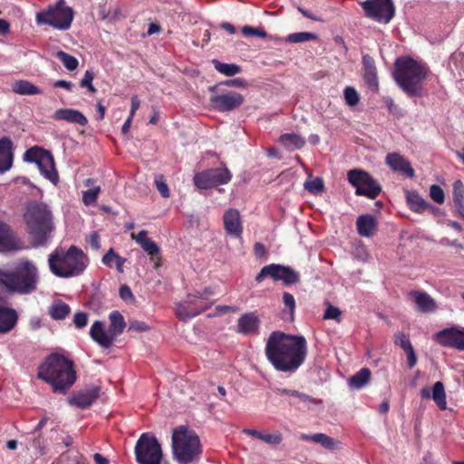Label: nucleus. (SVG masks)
Here are the masks:
<instances>
[{
  "instance_id": "nucleus-51",
  "label": "nucleus",
  "mask_w": 464,
  "mask_h": 464,
  "mask_svg": "<svg viewBox=\"0 0 464 464\" xmlns=\"http://www.w3.org/2000/svg\"><path fill=\"white\" fill-rule=\"evenodd\" d=\"M155 185L163 198H167L169 197V189L163 176L159 175L155 177Z\"/></svg>"
},
{
  "instance_id": "nucleus-14",
  "label": "nucleus",
  "mask_w": 464,
  "mask_h": 464,
  "mask_svg": "<svg viewBox=\"0 0 464 464\" xmlns=\"http://www.w3.org/2000/svg\"><path fill=\"white\" fill-rule=\"evenodd\" d=\"M232 175L227 169H210L194 176V184L201 189L210 188L218 185L227 184L231 180Z\"/></svg>"
},
{
  "instance_id": "nucleus-25",
  "label": "nucleus",
  "mask_w": 464,
  "mask_h": 464,
  "mask_svg": "<svg viewBox=\"0 0 464 464\" xmlns=\"http://www.w3.org/2000/svg\"><path fill=\"white\" fill-rule=\"evenodd\" d=\"M53 117L56 121H65L81 126H85L88 122L87 118L81 111L73 109H59Z\"/></svg>"
},
{
  "instance_id": "nucleus-57",
  "label": "nucleus",
  "mask_w": 464,
  "mask_h": 464,
  "mask_svg": "<svg viewBox=\"0 0 464 464\" xmlns=\"http://www.w3.org/2000/svg\"><path fill=\"white\" fill-rule=\"evenodd\" d=\"M297 400L299 401L304 402V405L307 406L308 408H310L312 404H320L322 402L321 400L314 399L309 396L308 394L303 392L299 393Z\"/></svg>"
},
{
  "instance_id": "nucleus-17",
  "label": "nucleus",
  "mask_w": 464,
  "mask_h": 464,
  "mask_svg": "<svg viewBox=\"0 0 464 464\" xmlns=\"http://www.w3.org/2000/svg\"><path fill=\"white\" fill-rule=\"evenodd\" d=\"M194 294L198 295V302H200V306L196 308L193 312H189V314L184 310L183 306H181L179 312V318L182 320L192 318L212 305L213 302L211 297L215 294V291L212 287H205L202 291H196Z\"/></svg>"
},
{
  "instance_id": "nucleus-30",
  "label": "nucleus",
  "mask_w": 464,
  "mask_h": 464,
  "mask_svg": "<svg viewBox=\"0 0 464 464\" xmlns=\"http://www.w3.org/2000/svg\"><path fill=\"white\" fill-rule=\"evenodd\" d=\"M300 440L305 441H312L317 444L322 445L324 448L327 450H334L338 442L335 441L333 438L329 437L324 433H315V434H306L301 433Z\"/></svg>"
},
{
  "instance_id": "nucleus-32",
  "label": "nucleus",
  "mask_w": 464,
  "mask_h": 464,
  "mask_svg": "<svg viewBox=\"0 0 464 464\" xmlns=\"http://www.w3.org/2000/svg\"><path fill=\"white\" fill-rule=\"evenodd\" d=\"M278 140L288 150H300L305 144L304 138L294 132L282 134Z\"/></svg>"
},
{
  "instance_id": "nucleus-46",
  "label": "nucleus",
  "mask_w": 464,
  "mask_h": 464,
  "mask_svg": "<svg viewBox=\"0 0 464 464\" xmlns=\"http://www.w3.org/2000/svg\"><path fill=\"white\" fill-rule=\"evenodd\" d=\"M101 192L99 186L93 187L82 193V201L86 206L92 205L96 202L98 195Z\"/></svg>"
},
{
  "instance_id": "nucleus-24",
  "label": "nucleus",
  "mask_w": 464,
  "mask_h": 464,
  "mask_svg": "<svg viewBox=\"0 0 464 464\" xmlns=\"http://www.w3.org/2000/svg\"><path fill=\"white\" fill-rule=\"evenodd\" d=\"M416 309L421 313L429 314L437 309L436 302L427 293L420 291H412L410 294Z\"/></svg>"
},
{
  "instance_id": "nucleus-50",
  "label": "nucleus",
  "mask_w": 464,
  "mask_h": 464,
  "mask_svg": "<svg viewBox=\"0 0 464 464\" xmlns=\"http://www.w3.org/2000/svg\"><path fill=\"white\" fill-rule=\"evenodd\" d=\"M242 33L246 36H257L260 38H266L267 36L265 30L258 27H252L249 25H245L242 27Z\"/></svg>"
},
{
  "instance_id": "nucleus-7",
  "label": "nucleus",
  "mask_w": 464,
  "mask_h": 464,
  "mask_svg": "<svg viewBox=\"0 0 464 464\" xmlns=\"http://www.w3.org/2000/svg\"><path fill=\"white\" fill-rule=\"evenodd\" d=\"M51 272L58 277H73L81 275L87 266L83 252L74 246L67 250L56 248L48 258Z\"/></svg>"
},
{
  "instance_id": "nucleus-11",
  "label": "nucleus",
  "mask_w": 464,
  "mask_h": 464,
  "mask_svg": "<svg viewBox=\"0 0 464 464\" xmlns=\"http://www.w3.org/2000/svg\"><path fill=\"white\" fill-rule=\"evenodd\" d=\"M349 183L356 188V195L375 198L382 190L380 184L366 171L354 169L348 171Z\"/></svg>"
},
{
  "instance_id": "nucleus-27",
  "label": "nucleus",
  "mask_w": 464,
  "mask_h": 464,
  "mask_svg": "<svg viewBox=\"0 0 464 464\" xmlns=\"http://www.w3.org/2000/svg\"><path fill=\"white\" fill-rule=\"evenodd\" d=\"M17 322V314L12 309L5 307L0 303V333L10 332Z\"/></svg>"
},
{
  "instance_id": "nucleus-19",
  "label": "nucleus",
  "mask_w": 464,
  "mask_h": 464,
  "mask_svg": "<svg viewBox=\"0 0 464 464\" xmlns=\"http://www.w3.org/2000/svg\"><path fill=\"white\" fill-rule=\"evenodd\" d=\"M90 335L94 342L103 348L111 347L116 338L111 330L106 328L105 323L102 321H95L92 324Z\"/></svg>"
},
{
  "instance_id": "nucleus-28",
  "label": "nucleus",
  "mask_w": 464,
  "mask_h": 464,
  "mask_svg": "<svg viewBox=\"0 0 464 464\" xmlns=\"http://www.w3.org/2000/svg\"><path fill=\"white\" fill-rule=\"evenodd\" d=\"M356 227L360 236L370 237L376 231V219L372 215H362L357 218Z\"/></svg>"
},
{
  "instance_id": "nucleus-62",
  "label": "nucleus",
  "mask_w": 464,
  "mask_h": 464,
  "mask_svg": "<svg viewBox=\"0 0 464 464\" xmlns=\"http://www.w3.org/2000/svg\"><path fill=\"white\" fill-rule=\"evenodd\" d=\"M275 392L277 394H285V395H288V396L295 398V399H298V395L300 393V392H298V391L291 390V389H284V388H276Z\"/></svg>"
},
{
  "instance_id": "nucleus-20",
  "label": "nucleus",
  "mask_w": 464,
  "mask_h": 464,
  "mask_svg": "<svg viewBox=\"0 0 464 464\" xmlns=\"http://www.w3.org/2000/svg\"><path fill=\"white\" fill-rule=\"evenodd\" d=\"M101 394L99 387H92L82 392H79L68 398V402L80 409H86L90 407Z\"/></svg>"
},
{
  "instance_id": "nucleus-10",
  "label": "nucleus",
  "mask_w": 464,
  "mask_h": 464,
  "mask_svg": "<svg viewBox=\"0 0 464 464\" xmlns=\"http://www.w3.org/2000/svg\"><path fill=\"white\" fill-rule=\"evenodd\" d=\"M135 457L139 464L161 463V446L152 433L146 432L140 435L135 446Z\"/></svg>"
},
{
  "instance_id": "nucleus-43",
  "label": "nucleus",
  "mask_w": 464,
  "mask_h": 464,
  "mask_svg": "<svg viewBox=\"0 0 464 464\" xmlns=\"http://www.w3.org/2000/svg\"><path fill=\"white\" fill-rule=\"evenodd\" d=\"M304 188L313 194H319L324 190V186L321 178L312 179L309 176V179L304 183Z\"/></svg>"
},
{
  "instance_id": "nucleus-40",
  "label": "nucleus",
  "mask_w": 464,
  "mask_h": 464,
  "mask_svg": "<svg viewBox=\"0 0 464 464\" xmlns=\"http://www.w3.org/2000/svg\"><path fill=\"white\" fill-rule=\"evenodd\" d=\"M212 63L214 68L225 76H234L242 71L241 67L235 63H225L218 60H213Z\"/></svg>"
},
{
  "instance_id": "nucleus-9",
  "label": "nucleus",
  "mask_w": 464,
  "mask_h": 464,
  "mask_svg": "<svg viewBox=\"0 0 464 464\" xmlns=\"http://www.w3.org/2000/svg\"><path fill=\"white\" fill-rule=\"evenodd\" d=\"M24 160L27 162L35 163L41 174L53 184L59 181V175L55 168L54 159L49 150L34 146L30 148L24 154Z\"/></svg>"
},
{
  "instance_id": "nucleus-4",
  "label": "nucleus",
  "mask_w": 464,
  "mask_h": 464,
  "mask_svg": "<svg viewBox=\"0 0 464 464\" xmlns=\"http://www.w3.org/2000/svg\"><path fill=\"white\" fill-rule=\"evenodd\" d=\"M38 283V268L32 261H20L13 271L0 269V284L9 293L29 295L37 289Z\"/></svg>"
},
{
  "instance_id": "nucleus-58",
  "label": "nucleus",
  "mask_w": 464,
  "mask_h": 464,
  "mask_svg": "<svg viewBox=\"0 0 464 464\" xmlns=\"http://www.w3.org/2000/svg\"><path fill=\"white\" fill-rule=\"evenodd\" d=\"M227 86H233L237 88H246L248 86L247 82L243 78H236L233 80H227L224 82Z\"/></svg>"
},
{
  "instance_id": "nucleus-59",
  "label": "nucleus",
  "mask_w": 464,
  "mask_h": 464,
  "mask_svg": "<svg viewBox=\"0 0 464 464\" xmlns=\"http://www.w3.org/2000/svg\"><path fill=\"white\" fill-rule=\"evenodd\" d=\"M87 241L90 244V246L95 250H98L101 246L100 237L96 232H92V234H90L87 238Z\"/></svg>"
},
{
  "instance_id": "nucleus-13",
  "label": "nucleus",
  "mask_w": 464,
  "mask_h": 464,
  "mask_svg": "<svg viewBox=\"0 0 464 464\" xmlns=\"http://www.w3.org/2000/svg\"><path fill=\"white\" fill-rule=\"evenodd\" d=\"M266 277H270L274 281H282L285 285H293L298 282L300 276L290 266L270 264L260 270L256 281L261 283Z\"/></svg>"
},
{
  "instance_id": "nucleus-39",
  "label": "nucleus",
  "mask_w": 464,
  "mask_h": 464,
  "mask_svg": "<svg viewBox=\"0 0 464 464\" xmlns=\"http://www.w3.org/2000/svg\"><path fill=\"white\" fill-rule=\"evenodd\" d=\"M432 400L440 410L447 408L446 392L441 382L434 383L432 388Z\"/></svg>"
},
{
  "instance_id": "nucleus-60",
  "label": "nucleus",
  "mask_w": 464,
  "mask_h": 464,
  "mask_svg": "<svg viewBox=\"0 0 464 464\" xmlns=\"http://www.w3.org/2000/svg\"><path fill=\"white\" fill-rule=\"evenodd\" d=\"M140 105V99L137 95H133L130 99V118H133L137 110L139 109Z\"/></svg>"
},
{
  "instance_id": "nucleus-52",
  "label": "nucleus",
  "mask_w": 464,
  "mask_h": 464,
  "mask_svg": "<svg viewBox=\"0 0 464 464\" xmlns=\"http://www.w3.org/2000/svg\"><path fill=\"white\" fill-rule=\"evenodd\" d=\"M453 201L464 200V185L461 180H455L453 185Z\"/></svg>"
},
{
  "instance_id": "nucleus-31",
  "label": "nucleus",
  "mask_w": 464,
  "mask_h": 464,
  "mask_svg": "<svg viewBox=\"0 0 464 464\" xmlns=\"http://www.w3.org/2000/svg\"><path fill=\"white\" fill-rule=\"evenodd\" d=\"M16 243L9 226L0 221V251L14 249Z\"/></svg>"
},
{
  "instance_id": "nucleus-47",
  "label": "nucleus",
  "mask_w": 464,
  "mask_h": 464,
  "mask_svg": "<svg viewBox=\"0 0 464 464\" xmlns=\"http://www.w3.org/2000/svg\"><path fill=\"white\" fill-rule=\"evenodd\" d=\"M326 310L324 314V320H335L337 322L341 321V310L332 305L330 303L327 302L326 304Z\"/></svg>"
},
{
  "instance_id": "nucleus-2",
  "label": "nucleus",
  "mask_w": 464,
  "mask_h": 464,
  "mask_svg": "<svg viewBox=\"0 0 464 464\" xmlns=\"http://www.w3.org/2000/svg\"><path fill=\"white\" fill-rule=\"evenodd\" d=\"M37 377L52 385L54 392H66L76 380L73 362L63 355L51 354L39 366Z\"/></svg>"
},
{
  "instance_id": "nucleus-8",
  "label": "nucleus",
  "mask_w": 464,
  "mask_h": 464,
  "mask_svg": "<svg viewBox=\"0 0 464 464\" xmlns=\"http://www.w3.org/2000/svg\"><path fill=\"white\" fill-rule=\"evenodd\" d=\"M72 19L73 12L65 5L64 0H58L54 5L37 13L35 17L38 24H48L58 30L69 29Z\"/></svg>"
},
{
  "instance_id": "nucleus-38",
  "label": "nucleus",
  "mask_w": 464,
  "mask_h": 464,
  "mask_svg": "<svg viewBox=\"0 0 464 464\" xmlns=\"http://www.w3.org/2000/svg\"><path fill=\"white\" fill-rule=\"evenodd\" d=\"M70 306L63 301H55L49 308V314L54 320H63L70 313Z\"/></svg>"
},
{
  "instance_id": "nucleus-45",
  "label": "nucleus",
  "mask_w": 464,
  "mask_h": 464,
  "mask_svg": "<svg viewBox=\"0 0 464 464\" xmlns=\"http://www.w3.org/2000/svg\"><path fill=\"white\" fill-rule=\"evenodd\" d=\"M343 97L346 104L349 106H355L360 101V95L358 92L351 86H347L343 90Z\"/></svg>"
},
{
  "instance_id": "nucleus-41",
  "label": "nucleus",
  "mask_w": 464,
  "mask_h": 464,
  "mask_svg": "<svg viewBox=\"0 0 464 464\" xmlns=\"http://www.w3.org/2000/svg\"><path fill=\"white\" fill-rule=\"evenodd\" d=\"M183 306L186 312H193L196 308L200 306V302H198V295L195 294H189L187 295V298L177 304L176 306V314L179 316V308Z\"/></svg>"
},
{
  "instance_id": "nucleus-48",
  "label": "nucleus",
  "mask_w": 464,
  "mask_h": 464,
  "mask_svg": "<svg viewBox=\"0 0 464 464\" xmlns=\"http://www.w3.org/2000/svg\"><path fill=\"white\" fill-rule=\"evenodd\" d=\"M430 197L438 204H442L445 200L443 189L439 185H431L430 188Z\"/></svg>"
},
{
  "instance_id": "nucleus-23",
  "label": "nucleus",
  "mask_w": 464,
  "mask_h": 464,
  "mask_svg": "<svg viewBox=\"0 0 464 464\" xmlns=\"http://www.w3.org/2000/svg\"><path fill=\"white\" fill-rule=\"evenodd\" d=\"M13 143L8 137L0 139V173H5L13 166Z\"/></svg>"
},
{
  "instance_id": "nucleus-16",
  "label": "nucleus",
  "mask_w": 464,
  "mask_h": 464,
  "mask_svg": "<svg viewBox=\"0 0 464 464\" xmlns=\"http://www.w3.org/2000/svg\"><path fill=\"white\" fill-rule=\"evenodd\" d=\"M439 343L464 351V328L450 327L440 331L436 334Z\"/></svg>"
},
{
  "instance_id": "nucleus-3",
  "label": "nucleus",
  "mask_w": 464,
  "mask_h": 464,
  "mask_svg": "<svg viewBox=\"0 0 464 464\" xmlns=\"http://www.w3.org/2000/svg\"><path fill=\"white\" fill-rule=\"evenodd\" d=\"M23 220L26 232L37 246L44 245L54 229L52 211L43 202H29L24 208Z\"/></svg>"
},
{
  "instance_id": "nucleus-49",
  "label": "nucleus",
  "mask_w": 464,
  "mask_h": 464,
  "mask_svg": "<svg viewBox=\"0 0 464 464\" xmlns=\"http://www.w3.org/2000/svg\"><path fill=\"white\" fill-rule=\"evenodd\" d=\"M283 440V436L279 431H274L269 434L263 433L262 441L266 444L276 446L279 445Z\"/></svg>"
},
{
  "instance_id": "nucleus-29",
  "label": "nucleus",
  "mask_w": 464,
  "mask_h": 464,
  "mask_svg": "<svg viewBox=\"0 0 464 464\" xmlns=\"http://www.w3.org/2000/svg\"><path fill=\"white\" fill-rule=\"evenodd\" d=\"M131 238L134 239L149 256L160 254V247L152 239L148 237L147 231L141 230L138 234L132 233Z\"/></svg>"
},
{
  "instance_id": "nucleus-55",
  "label": "nucleus",
  "mask_w": 464,
  "mask_h": 464,
  "mask_svg": "<svg viewBox=\"0 0 464 464\" xmlns=\"http://www.w3.org/2000/svg\"><path fill=\"white\" fill-rule=\"evenodd\" d=\"M73 324L77 328H83L88 324V314L83 312H78L73 316Z\"/></svg>"
},
{
  "instance_id": "nucleus-56",
  "label": "nucleus",
  "mask_w": 464,
  "mask_h": 464,
  "mask_svg": "<svg viewBox=\"0 0 464 464\" xmlns=\"http://www.w3.org/2000/svg\"><path fill=\"white\" fill-rule=\"evenodd\" d=\"M395 343L401 346L404 351H407L412 347L409 338L401 333L396 334Z\"/></svg>"
},
{
  "instance_id": "nucleus-53",
  "label": "nucleus",
  "mask_w": 464,
  "mask_h": 464,
  "mask_svg": "<svg viewBox=\"0 0 464 464\" xmlns=\"http://www.w3.org/2000/svg\"><path fill=\"white\" fill-rule=\"evenodd\" d=\"M93 79H94L93 72H91V71H86L84 75H83V78L81 81L82 87H86V88L89 89V91L91 92H95L96 89L92 85Z\"/></svg>"
},
{
  "instance_id": "nucleus-35",
  "label": "nucleus",
  "mask_w": 464,
  "mask_h": 464,
  "mask_svg": "<svg viewBox=\"0 0 464 464\" xmlns=\"http://www.w3.org/2000/svg\"><path fill=\"white\" fill-rule=\"evenodd\" d=\"M126 259L117 255L112 248H111L102 257V263L108 267L115 266L119 273L123 272V265Z\"/></svg>"
},
{
  "instance_id": "nucleus-63",
  "label": "nucleus",
  "mask_w": 464,
  "mask_h": 464,
  "mask_svg": "<svg viewBox=\"0 0 464 464\" xmlns=\"http://www.w3.org/2000/svg\"><path fill=\"white\" fill-rule=\"evenodd\" d=\"M120 296L124 301H128L133 297L130 288L128 285H121L120 288Z\"/></svg>"
},
{
  "instance_id": "nucleus-42",
  "label": "nucleus",
  "mask_w": 464,
  "mask_h": 464,
  "mask_svg": "<svg viewBox=\"0 0 464 464\" xmlns=\"http://www.w3.org/2000/svg\"><path fill=\"white\" fill-rule=\"evenodd\" d=\"M317 39V34L311 32L293 33L287 35L286 42L292 44L305 43Z\"/></svg>"
},
{
  "instance_id": "nucleus-15",
  "label": "nucleus",
  "mask_w": 464,
  "mask_h": 464,
  "mask_svg": "<svg viewBox=\"0 0 464 464\" xmlns=\"http://www.w3.org/2000/svg\"><path fill=\"white\" fill-rule=\"evenodd\" d=\"M244 102V97L236 92H229L210 97L211 106L218 111H230L239 107Z\"/></svg>"
},
{
  "instance_id": "nucleus-18",
  "label": "nucleus",
  "mask_w": 464,
  "mask_h": 464,
  "mask_svg": "<svg viewBox=\"0 0 464 464\" xmlns=\"http://www.w3.org/2000/svg\"><path fill=\"white\" fill-rule=\"evenodd\" d=\"M224 227L227 235L239 238L243 233L240 213L237 209L229 208L223 215Z\"/></svg>"
},
{
  "instance_id": "nucleus-34",
  "label": "nucleus",
  "mask_w": 464,
  "mask_h": 464,
  "mask_svg": "<svg viewBox=\"0 0 464 464\" xmlns=\"http://www.w3.org/2000/svg\"><path fill=\"white\" fill-rule=\"evenodd\" d=\"M14 92L21 95H34L40 94L42 91L33 83L27 81H16L12 84Z\"/></svg>"
},
{
  "instance_id": "nucleus-21",
  "label": "nucleus",
  "mask_w": 464,
  "mask_h": 464,
  "mask_svg": "<svg viewBox=\"0 0 464 464\" xmlns=\"http://www.w3.org/2000/svg\"><path fill=\"white\" fill-rule=\"evenodd\" d=\"M385 163L395 172H401L408 178L414 177V169L411 163L399 153L387 154Z\"/></svg>"
},
{
  "instance_id": "nucleus-36",
  "label": "nucleus",
  "mask_w": 464,
  "mask_h": 464,
  "mask_svg": "<svg viewBox=\"0 0 464 464\" xmlns=\"http://www.w3.org/2000/svg\"><path fill=\"white\" fill-rule=\"evenodd\" d=\"M109 319H110L109 329L114 334V336L117 337L123 332V330L126 326L124 318L121 313H119L118 311H113L110 314Z\"/></svg>"
},
{
  "instance_id": "nucleus-64",
  "label": "nucleus",
  "mask_w": 464,
  "mask_h": 464,
  "mask_svg": "<svg viewBox=\"0 0 464 464\" xmlns=\"http://www.w3.org/2000/svg\"><path fill=\"white\" fill-rule=\"evenodd\" d=\"M53 86L57 88H63L68 92H72L73 84L71 82L65 80H57L53 82Z\"/></svg>"
},
{
  "instance_id": "nucleus-33",
  "label": "nucleus",
  "mask_w": 464,
  "mask_h": 464,
  "mask_svg": "<svg viewBox=\"0 0 464 464\" xmlns=\"http://www.w3.org/2000/svg\"><path fill=\"white\" fill-rule=\"evenodd\" d=\"M407 204L409 208L417 213L426 211L428 202L416 191H408L406 195Z\"/></svg>"
},
{
  "instance_id": "nucleus-1",
  "label": "nucleus",
  "mask_w": 464,
  "mask_h": 464,
  "mask_svg": "<svg viewBox=\"0 0 464 464\" xmlns=\"http://www.w3.org/2000/svg\"><path fill=\"white\" fill-rule=\"evenodd\" d=\"M265 352L276 370L295 372L306 358L307 343L304 336L275 331L266 340Z\"/></svg>"
},
{
  "instance_id": "nucleus-5",
  "label": "nucleus",
  "mask_w": 464,
  "mask_h": 464,
  "mask_svg": "<svg viewBox=\"0 0 464 464\" xmlns=\"http://www.w3.org/2000/svg\"><path fill=\"white\" fill-rule=\"evenodd\" d=\"M428 73V67L421 62L410 57H401L395 62L393 78L409 96H420L421 82Z\"/></svg>"
},
{
  "instance_id": "nucleus-22",
  "label": "nucleus",
  "mask_w": 464,
  "mask_h": 464,
  "mask_svg": "<svg viewBox=\"0 0 464 464\" xmlns=\"http://www.w3.org/2000/svg\"><path fill=\"white\" fill-rule=\"evenodd\" d=\"M260 320L258 315L254 313H246L237 320V331L242 334H256L258 333Z\"/></svg>"
},
{
  "instance_id": "nucleus-37",
  "label": "nucleus",
  "mask_w": 464,
  "mask_h": 464,
  "mask_svg": "<svg viewBox=\"0 0 464 464\" xmlns=\"http://www.w3.org/2000/svg\"><path fill=\"white\" fill-rule=\"evenodd\" d=\"M370 378V370L362 368L349 379V385L353 389H361L368 383Z\"/></svg>"
},
{
  "instance_id": "nucleus-12",
  "label": "nucleus",
  "mask_w": 464,
  "mask_h": 464,
  "mask_svg": "<svg viewBox=\"0 0 464 464\" xmlns=\"http://www.w3.org/2000/svg\"><path fill=\"white\" fill-rule=\"evenodd\" d=\"M361 5L367 17L379 23L388 24L394 16L392 0H366Z\"/></svg>"
},
{
  "instance_id": "nucleus-54",
  "label": "nucleus",
  "mask_w": 464,
  "mask_h": 464,
  "mask_svg": "<svg viewBox=\"0 0 464 464\" xmlns=\"http://www.w3.org/2000/svg\"><path fill=\"white\" fill-rule=\"evenodd\" d=\"M283 302H284L285 307L289 310V314H290L291 317H293L294 312L295 309V300L294 295L289 293H284Z\"/></svg>"
},
{
  "instance_id": "nucleus-44",
  "label": "nucleus",
  "mask_w": 464,
  "mask_h": 464,
  "mask_svg": "<svg viewBox=\"0 0 464 464\" xmlns=\"http://www.w3.org/2000/svg\"><path fill=\"white\" fill-rule=\"evenodd\" d=\"M56 57L63 63L65 68L69 71L75 70L79 64L78 60L75 57L66 53L63 51H58L56 53Z\"/></svg>"
},
{
  "instance_id": "nucleus-61",
  "label": "nucleus",
  "mask_w": 464,
  "mask_h": 464,
  "mask_svg": "<svg viewBox=\"0 0 464 464\" xmlns=\"http://www.w3.org/2000/svg\"><path fill=\"white\" fill-rule=\"evenodd\" d=\"M148 329H149V326L145 323L140 322V321H135V322L131 323L129 327V330H132V331H136V332H145Z\"/></svg>"
},
{
  "instance_id": "nucleus-6",
  "label": "nucleus",
  "mask_w": 464,
  "mask_h": 464,
  "mask_svg": "<svg viewBox=\"0 0 464 464\" xmlns=\"http://www.w3.org/2000/svg\"><path fill=\"white\" fill-rule=\"evenodd\" d=\"M171 448L173 459L179 464L197 462L202 453L199 437L194 430L180 425L172 431Z\"/></svg>"
},
{
  "instance_id": "nucleus-26",
  "label": "nucleus",
  "mask_w": 464,
  "mask_h": 464,
  "mask_svg": "<svg viewBox=\"0 0 464 464\" xmlns=\"http://www.w3.org/2000/svg\"><path fill=\"white\" fill-rule=\"evenodd\" d=\"M362 66H363V77L367 83V85L371 89H377L378 87V80H377V71L375 67V63L372 57L369 54H364L362 56Z\"/></svg>"
}]
</instances>
